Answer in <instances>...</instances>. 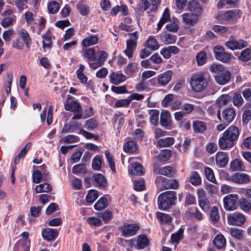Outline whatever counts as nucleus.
<instances>
[{
  "instance_id": "20",
  "label": "nucleus",
  "mask_w": 251,
  "mask_h": 251,
  "mask_svg": "<svg viewBox=\"0 0 251 251\" xmlns=\"http://www.w3.org/2000/svg\"><path fill=\"white\" fill-rule=\"evenodd\" d=\"M109 78L110 82L115 85H118L124 82L126 79V77L125 75L116 72L111 73Z\"/></svg>"
},
{
  "instance_id": "56",
  "label": "nucleus",
  "mask_w": 251,
  "mask_h": 251,
  "mask_svg": "<svg viewBox=\"0 0 251 251\" xmlns=\"http://www.w3.org/2000/svg\"><path fill=\"white\" fill-rule=\"evenodd\" d=\"M59 9V5L58 2L55 1L50 2L48 5V11L50 14H55Z\"/></svg>"
},
{
  "instance_id": "19",
  "label": "nucleus",
  "mask_w": 251,
  "mask_h": 251,
  "mask_svg": "<svg viewBox=\"0 0 251 251\" xmlns=\"http://www.w3.org/2000/svg\"><path fill=\"white\" fill-rule=\"evenodd\" d=\"M42 237L48 241L55 240L58 235V231L56 229L48 228L42 232Z\"/></svg>"
},
{
  "instance_id": "7",
  "label": "nucleus",
  "mask_w": 251,
  "mask_h": 251,
  "mask_svg": "<svg viewBox=\"0 0 251 251\" xmlns=\"http://www.w3.org/2000/svg\"><path fill=\"white\" fill-rule=\"evenodd\" d=\"M155 181L157 187L160 190L168 189H176L179 186V183L176 180H168L161 176H158Z\"/></svg>"
},
{
  "instance_id": "53",
  "label": "nucleus",
  "mask_w": 251,
  "mask_h": 251,
  "mask_svg": "<svg viewBox=\"0 0 251 251\" xmlns=\"http://www.w3.org/2000/svg\"><path fill=\"white\" fill-rule=\"evenodd\" d=\"M251 49L247 48L243 50L240 56L239 59L243 61H247L251 58Z\"/></svg>"
},
{
  "instance_id": "30",
  "label": "nucleus",
  "mask_w": 251,
  "mask_h": 251,
  "mask_svg": "<svg viewBox=\"0 0 251 251\" xmlns=\"http://www.w3.org/2000/svg\"><path fill=\"white\" fill-rule=\"evenodd\" d=\"M85 66L83 64H80L79 68L77 70L76 74L77 77L79 81L82 84H86L88 80L87 77L84 74Z\"/></svg>"
},
{
  "instance_id": "1",
  "label": "nucleus",
  "mask_w": 251,
  "mask_h": 251,
  "mask_svg": "<svg viewBox=\"0 0 251 251\" xmlns=\"http://www.w3.org/2000/svg\"><path fill=\"white\" fill-rule=\"evenodd\" d=\"M189 9L193 13L183 14L182 20L186 25L193 26L198 21V16L201 13V8L198 3L193 1L189 2Z\"/></svg>"
},
{
  "instance_id": "47",
  "label": "nucleus",
  "mask_w": 251,
  "mask_h": 251,
  "mask_svg": "<svg viewBox=\"0 0 251 251\" xmlns=\"http://www.w3.org/2000/svg\"><path fill=\"white\" fill-rule=\"evenodd\" d=\"M138 71V64L136 63H130L126 67L125 72L127 75H131Z\"/></svg>"
},
{
  "instance_id": "43",
  "label": "nucleus",
  "mask_w": 251,
  "mask_h": 251,
  "mask_svg": "<svg viewBox=\"0 0 251 251\" xmlns=\"http://www.w3.org/2000/svg\"><path fill=\"white\" fill-rule=\"evenodd\" d=\"M123 148L126 152H133L137 150V145L135 141L131 140L127 142L124 145Z\"/></svg>"
},
{
  "instance_id": "57",
  "label": "nucleus",
  "mask_w": 251,
  "mask_h": 251,
  "mask_svg": "<svg viewBox=\"0 0 251 251\" xmlns=\"http://www.w3.org/2000/svg\"><path fill=\"white\" fill-rule=\"evenodd\" d=\"M204 173L208 180L212 182L216 183V178L215 177L214 173L211 168L209 167L205 168L204 169Z\"/></svg>"
},
{
  "instance_id": "40",
  "label": "nucleus",
  "mask_w": 251,
  "mask_h": 251,
  "mask_svg": "<svg viewBox=\"0 0 251 251\" xmlns=\"http://www.w3.org/2000/svg\"><path fill=\"white\" fill-rule=\"evenodd\" d=\"M197 65L199 66L204 65L207 60V56L205 51H201L196 56Z\"/></svg>"
},
{
  "instance_id": "48",
  "label": "nucleus",
  "mask_w": 251,
  "mask_h": 251,
  "mask_svg": "<svg viewBox=\"0 0 251 251\" xmlns=\"http://www.w3.org/2000/svg\"><path fill=\"white\" fill-rule=\"evenodd\" d=\"M98 196L99 194L97 191L91 190L87 194L86 199L87 202L92 203L98 198Z\"/></svg>"
},
{
  "instance_id": "10",
  "label": "nucleus",
  "mask_w": 251,
  "mask_h": 251,
  "mask_svg": "<svg viewBox=\"0 0 251 251\" xmlns=\"http://www.w3.org/2000/svg\"><path fill=\"white\" fill-rule=\"evenodd\" d=\"M173 75L171 70L166 71L157 75V81L158 85L162 87L166 86L172 80Z\"/></svg>"
},
{
  "instance_id": "24",
  "label": "nucleus",
  "mask_w": 251,
  "mask_h": 251,
  "mask_svg": "<svg viewBox=\"0 0 251 251\" xmlns=\"http://www.w3.org/2000/svg\"><path fill=\"white\" fill-rule=\"evenodd\" d=\"M240 16V11L239 10H230L221 15V19L226 21L235 19Z\"/></svg>"
},
{
  "instance_id": "51",
  "label": "nucleus",
  "mask_w": 251,
  "mask_h": 251,
  "mask_svg": "<svg viewBox=\"0 0 251 251\" xmlns=\"http://www.w3.org/2000/svg\"><path fill=\"white\" fill-rule=\"evenodd\" d=\"M210 216L211 220L213 223H216L219 221L220 216L217 207L213 206L211 208Z\"/></svg>"
},
{
  "instance_id": "32",
  "label": "nucleus",
  "mask_w": 251,
  "mask_h": 251,
  "mask_svg": "<svg viewBox=\"0 0 251 251\" xmlns=\"http://www.w3.org/2000/svg\"><path fill=\"white\" fill-rule=\"evenodd\" d=\"M230 168L233 171H242L245 168L242 162L238 159H236L230 162Z\"/></svg>"
},
{
  "instance_id": "35",
  "label": "nucleus",
  "mask_w": 251,
  "mask_h": 251,
  "mask_svg": "<svg viewBox=\"0 0 251 251\" xmlns=\"http://www.w3.org/2000/svg\"><path fill=\"white\" fill-rule=\"evenodd\" d=\"M94 184L99 187H104L106 184V181L104 176L100 174H97L93 176Z\"/></svg>"
},
{
  "instance_id": "58",
  "label": "nucleus",
  "mask_w": 251,
  "mask_h": 251,
  "mask_svg": "<svg viewBox=\"0 0 251 251\" xmlns=\"http://www.w3.org/2000/svg\"><path fill=\"white\" fill-rule=\"evenodd\" d=\"M184 230L180 228L177 232L172 234L171 239L173 242L177 243L182 238Z\"/></svg>"
},
{
  "instance_id": "59",
  "label": "nucleus",
  "mask_w": 251,
  "mask_h": 251,
  "mask_svg": "<svg viewBox=\"0 0 251 251\" xmlns=\"http://www.w3.org/2000/svg\"><path fill=\"white\" fill-rule=\"evenodd\" d=\"M198 202L200 206L203 211H207L209 210L210 204L207 198L198 200Z\"/></svg>"
},
{
  "instance_id": "26",
  "label": "nucleus",
  "mask_w": 251,
  "mask_h": 251,
  "mask_svg": "<svg viewBox=\"0 0 251 251\" xmlns=\"http://www.w3.org/2000/svg\"><path fill=\"white\" fill-rule=\"evenodd\" d=\"M161 41L165 44H171L176 42V37L170 33L166 32L162 33L160 35Z\"/></svg>"
},
{
  "instance_id": "64",
  "label": "nucleus",
  "mask_w": 251,
  "mask_h": 251,
  "mask_svg": "<svg viewBox=\"0 0 251 251\" xmlns=\"http://www.w3.org/2000/svg\"><path fill=\"white\" fill-rule=\"evenodd\" d=\"M72 172L74 174L86 173V168L84 164H78L73 167Z\"/></svg>"
},
{
  "instance_id": "42",
  "label": "nucleus",
  "mask_w": 251,
  "mask_h": 251,
  "mask_svg": "<svg viewBox=\"0 0 251 251\" xmlns=\"http://www.w3.org/2000/svg\"><path fill=\"white\" fill-rule=\"evenodd\" d=\"M51 189L52 187L50 184L45 183L37 185L35 188V192L36 193L49 192L51 190Z\"/></svg>"
},
{
  "instance_id": "46",
  "label": "nucleus",
  "mask_w": 251,
  "mask_h": 251,
  "mask_svg": "<svg viewBox=\"0 0 251 251\" xmlns=\"http://www.w3.org/2000/svg\"><path fill=\"white\" fill-rule=\"evenodd\" d=\"M102 158L100 155H96L92 160V167L95 170H100L101 168Z\"/></svg>"
},
{
  "instance_id": "52",
  "label": "nucleus",
  "mask_w": 251,
  "mask_h": 251,
  "mask_svg": "<svg viewBox=\"0 0 251 251\" xmlns=\"http://www.w3.org/2000/svg\"><path fill=\"white\" fill-rule=\"evenodd\" d=\"M171 157V151L169 150H163L158 154V159L162 161H166Z\"/></svg>"
},
{
  "instance_id": "31",
  "label": "nucleus",
  "mask_w": 251,
  "mask_h": 251,
  "mask_svg": "<svg viewBox=\"0 0 251 251\" xmlns=\"http://www.w3.org/2000/svg\"><path fill=\"white\" fill-rule=\"evenodd\" d=\"M98 41L99 37L97 35H91L83 39L82 45L83 47H89L96 44Z\"/></svg>"
},
{
  "instance_id": "6",
  "label": "nucleus",
  "mask_w": 251,
  "mask_h": 251,
  "mask_svg": "<svg viewBox=\"0 0 251 251\" xmlns=\"http://www.w3.org/2000/svg\"><path fill=\"white\" fill-rule=\"evenodd\" d=\"M128 35L129 38L126 40V48L124 52L128 58H130L132 57L133 52L137 46L138 33L137 31H135L129 33Z\"/></svg>"
},
{
  "instance_id": "5",
  "label": "nucleus",
  "mask_w": 251,
  "mask_h": 251,
  "mask_svg": "<svg viewBox=\"0 0 251 251\" xmlns=\"http://www.w3.org/2000/svg\"><path fill=\"white\" fill-rule=\"evenodd\" d=\"M65 109L74 113L72 117L73 120L82 119V108L80 104L76 101L73 100L71 98L68 97L64 104Z\"/></svg>"
},
{
  "instance_id": "37",
  "label": "nucleus",
  "mask_w": 251,
  "mask_h": 251,
  "mask_svg": "<svg viewBox=\"0 0 251 251\" xmlns=\"http://www.w3.org/2000/svg\"><path fill=\"white\" fill-rule=\"evenodd\" d=\"M156 217L161 224H169L172 222L171 217L166 213L158 212Z\"/></svg>"
},
{
  "instance_id": "22",
  "label": "nucleus",
  "mask_w": 251,
  "mask_h": 251,
  "mask_svg": "<svg viewBox=\"0 0 251 251\" xmlns=\"http://www.w3.org/2000/svg\"><path fill=\"white\" fill-rule=\"evenodd\" d=\"M172 121L170 112L166 110H163L160 115V125L163 127L170 126Z\"/></svg>"
},
{
  "instance_id": "9",
  "label": "nucleus",
  "mask_w": 251,
  "mask_h": 251,
  "mask_svg": "<svg viewBox=\"0 0 251 251\" xmlns=\"http://www.w3.org/2000/svg\"><path fill=\"white\" fill-rule=\"evenodd\" d=\"M237 196L235 194H230L226 196L224 199V205L226 210H233L236 209L237 205Z\"/></svg>"
},
{
  "instance_id": "2",
  "label": "nucleus",
  "mask_w": 251,
  "mask_h": 251,
  "mask_svg": "<svg viewBox=\"0 0 251 251\" xmlns=\"http://www.w3.org/2000/svg\"><path fill=\"white\" fill-rule=\"evenodd\" d=\"M176 200V193L168 191L163 193L158 197V205L160 209L165 210L175 204Z\"/></svg>"
},
{
  "instance_id": "16",
  "label": "nucleus",
  "mask_w": 251,
  "mask_h": 251,
  "mask_svg": "<svg viewBox=\"0 0 251 251\" xmlns=\"http://www.w3.org/2000/svg\"><path fill=\"white\" fill-rule=\"evenodd\" d=\"M234 141L226 136L224 133L223 136L219 140V146L222 150H226L232 147Z\"/></svg>"
},
{
  "instance_id": "50",
  "label": "nucleus",
  "mask_w": 251,
  "mask_h": 251,
  "mask_svg": "<svg viewBox=\"0 0 251 251\" xmlns=\"http://www.w3.org/2000/svg\"><path fill=\"white\" fill-rule=\"evenodd\" d=\"M79 141V138L74 135H69L60 140V143H73L77 142Z\"/></svg>"
},
{
  "instance_id": "17",
  "label": "nucleus",
  "mask_w": 251,
  "mask_h": 251,
  "mask_svg": "<svg viewBox=\"0 0 251 251\" xmlns=\"http://www.w3.org/2000/svg\"><path fill=\"white\" fill-rule=\"evenodd\" d=\"M139 227L134 224H129L122 227L123 234L125 237L131 236L135 235Z\"/></svg>"
},
{
  "instance_id": "54",
  "label": "nucleus",
  "mask_w": 251,
  "mask_h": 251,
  "mask_svg": "<svg viewBox=\"0 0 251 251\" xmlns=\"http://www.w3.org/2000/svg\"><path fill=\"white\" fill-rule=\"evenodd\" d=\"M87 222L91 226H100L101 225V220L96 217H90L88 218Z\"/></svg>"
},
{
  "instance_id": "33",
  "label": "nucleus",
  "mask_w": 251,
  "mask_h": 251,
  "mask_svg": "<svg viewBox=\"0 0 251 251\" xmlns=\"http://www.w3.org/2000/svg\"><path fill=\"white\" fill-rule=\"evenodd\" d=\"M150 121L155 126L158 124L159 111L156 109H151L149 111Z\"/></svg>"
},
{
  "instance_id": "27",
  "label": "nucleus",
  "mask_w": 251,
  "mask_h": 251,
  "mask_svg": "<svg viewBox=\"0 0 251 251\" xmlns=\"http://www.w3.org/2000/svg\"><path fill=\"white\" fill-rule=\"evenodd\" d=\"M17 32L19 35L23 39L27 48L29 49L31 45V39L27 31L24 28H21L18 30Z\"/></svg>"
},
{
  "instance_id": "11",
  "label": "nucleus",
  "mask_w": 251,
  "mask_h": 251,
  "mask_svg": "<svg viewBox=\"0 0 251 251\" xmlns=\"http://www.w3.org/2000/svg\"><path fill=\"white\" fill-rule=\"evenodd\" d=\"M227 220L230 225L240 226L245 222V218L242 214L236 212L228 215Z\"/></svg>"
},
{
  "instance_id": "25",
  "label": "nucleus",
  "mask_w": 251,
  "mask_h": 251,
  "mask_svg": "<svg viewBox=\"0 0 251 251\" xmlns=\"http://www.w3.org/2000/svg\"><path fill=\"white\" fill-rule=\"evenodd\" d=\"M224 134L234 142L239 136V130L236 126H230Z\"/></svg>"
},
{
  "instance_id": "34",
  "label": "nucleus",
  "mask_w": 251,
  "mask_h": 251,
  "mask_svg": "<svg viewBox=\"0 0 251 251\" xmlns=\"http://www.w3.org/2000/svg\"><path fill=\"white\" fill-rule=\"evenodd\" d=\"M83 56L89 61H95L96 60V51L94 48L86 49L83 50Z\"/></svg>"
},
{
  "instance_id": "29",
  "label": "nucleus",
  "mask_w": 251,
  "mask_h": 251,
  "mask_svg": "<svg viewBox=\"0 0 251 251\" xmlns=\"http://www.w3.org/2000/svg\"><path fill=\"white\" fill-rule=\"evenodd\" d=\"M146 48L151 50H157L159 48V45L154 37L150 36L145 44Z\"/></svg>"
},
{
  "instance_id": "13",
  "label": "nucleus",
  "mask_w": 251,
  "mask_h": 251,
  "mask_svg": "<svg viewBox=\"0 0 251 251\" xmlns=\"http://www.w3.org/2000/svg\"><path fill=\"white\" fill-rule=\"evenodd\" d=\"M226 47L231 50H240L243 48L246 47L248 45L247 42L244 40H235L233 38L230 39L225 44Z\"/></svg>"
},
{
  "instance_id": "14",
  "label": "nucleus",
  "mask_w": 251,
  "mask_h": 251,
  "mask_svg": "<svg viewBox=\"0 0 251 251\" xmlns=\"http://www.w3.org/2000/svg\"><path fill=\"white\" fill-rule=\"evenodd\" d=\"M154 172L157 174L169 177L174 176L176 174L175 169L173 167L169 166L154 168Z\"/></svg>"
},
{
  "instance_id": "21",
  "label": "nucleus",
  "mask_w": 251,
  "mask_h": 251,
  "mask_svg": "<svg viewBox=\"0 0 251 251\" xmlns=\"http://www.w3.org/2000/svg\"><path fill=\"white\" fill-rule=\"evenodd\" d=\"M130 176H141L144 173V169L141 164L135 162L132 164L130 170H129Z\"/></svg>"
},
{
  "instance_id": "3",
  "label": "nucleus",
  "mask_w": 251,
  "mask_h": 251,
  "mask_svg": "<svg viewBox=\"0 0 251 251\" xmlns=\"http://www.w3.org/2000/svg\"><path fill=\"white\" fill-rule=\"evenodd\" d=\"M210 70L217 74L215 76V80L220 85H224L230 80V72L221 65L212 64L210 67Z\"/></svg>"
},
{
  "instance_id": "28",
  "label": "nucleus",
  "mask_w": 251,
  "mask_h": 251,
  "mask_svg": "<svg viewBox=\"0 0 251 251\" xmlns=\"http://www.w3.org/2000/svg\"><path fill=\"white\" fill-rule=\"evenodd\" d=\"M213 244L218 249H222L226 245V240L222 234L217 235L213 240Z\"/></svg>"
},
{
  "instance_id": "61",
  "label": "nucleus",
  "mask_w": 251,
  "mask_h": 251,
  "mask_svg": "<svg viewBox=\"0 0 251 251\" xmlns=\"http://www.w3.org/2000/svg\"><path fill=\"white\" fill-rule=\"evenodd\" d=\"M243 99L240 93H235L233 97V103L236 106H240L243 103Z\"/></svg>"
},
{
  "instance_id": "39",
  "label": "nucleus",
  "mask_w": 251,
  "mask_h": 251,
  "mask_svg": "<svg viewBox=\"0 0 251 251\" xmlns=\"http://www.w3.org/2000/svg\"><path fill=\"white\" fill-rule=\"evenodd\" d=\"M149 244L147 237L145 235H140L137 240V247L138 249H143Z\"/></svg>"
},
{
  "instance_id": "62",
  "label": "nucleus",
  "mask_w": 251,
  "mask_h": 251,
  "mask_svg": "<svg viewBox=\"0 0 251 251\" xmlns=\"http://www.w3.org/2000/svg\"><path fill=\"white\" fill-rule=\"evenodd\" d=\"M14 34V31L12 29H9L3 32L2 37L5 41L9 42L11 40Z\"/></svg>"
},
{
  "instance_id": "12",
  "label": "nucleus",
  "mask_w": 251,
  "mask_h": 251,
  "mask_svg": "<svg viewBox=\"0 0 251 251\" xmlns=\"http://www.w3.org/2000/svg\"><path fill=\"white\" fill-rule=\"evenodd\" d=\"M227 179L236 183L244 184L249 182L250 180V178L246 174L237 173L229 176Z\"/></svg>"
},
{
  "instance_id": "4",
  "label": "nucleus",
  "mask_w": 251,
  "mask_h": 251,
  "mask_svg": "<svg viewBox=\"0 0 251 251\" xmlns=\"http://www.w3.org/2000/svg\"><path fill=\"white\" fill-rule=\"evenodd\" d=\"M190 84L193 91L200 92L205 89L208 85L204 73H200L194 75L190 79Z\"/></svg>"
},
{
  "instance_id": "49",
  "label": "nucleus",
  "mask_w": 251,
  "mask_h": 251,
  "mask_svg": "<svg viewBox=\"0 0 251 251\" xmlns=\"http://www.w3.org/2000/svg\"><path fill=\"white\" fill-rule=\"evenodd\" d=\"M190 182L194 186H198L201 183V178L198 173L197 172L192 173L190 177Z\"/></svg>"
},
{
  "instance_id": "41",
  "label": "nucleus",
  "mask_w": 251,
  "mask_h": 251,
  "mask_svg": "<svg viewBox=\"0 0 251 251\" xmlns=\"http://www.w3.org/2000/svg\"><path fill=\"white\" fill-rule=\"evenodd\" d=\"M194 131L197 133H202L206 129L205 123L202 121H195L193 123Z\"/></svg>"
},
{
  "instance_id": "38",
  "label": "nucleus",
  "mask_w": 251,
  "mask_h": 251,
  "mask_svg": "<svg viewBox=\"0 0 251 251\" xmlns=\"http://www.w3.org/2000/svg\"><path fill=\"white\" fill-rule=\"evenodd\" d=\"M170 19V16L169 10L166 8L165 9L162 17L157 24V31H159L161 28L164 24L169 21Z\"/></svg>"
},
{
  "instance_id": "18",
  "label": "nucleus",
  "mask_w": 251,
  "mask_h": 251,
  "mask_svg": "<svg viewBox=\"0 0 251 251\" xmlns=\"http://www.w3.org/2000/svg\"><path fill=\"white\" fill-rule=\"evenodd\" d=\"M222 115L223 121H225L226 124H228L234 119L236 112L233 108H228L223 111Z\"/></svg>"
},
{
  "instance_id": "60",
  "label": "nucleus",
  "mask_w": 251,
  "mask_h": 251,
  "mask_svg": "<svg viewBox=\"0 0 251 251\" xmlns=\"http://www.w3.org/2000/svg\"><path fill=\"white\" fill-rule=\"evenodd\" d=\"M174 98V95L172 94L167 95L162 100L161 104L164 107H167L173 101Z\"/></svg>"
},
{
  "instance_id": "8",
  "label": "nucleus",
  "mask_w": 251,
  "mask_h": 251,
  "mask_svg": "<svg viewBox=\"0 0 251 251\" xmlns=\"http://www.w3.org/2000/svg\"><path fill=\"white\" fill-rule=\"evenodd\" d=\"M216 59L225 63H229L232 57V55L225 51L224 48L221 46H216L213 49Z\"/></svg>"
},
{
  "instance_id": "63",
  "label": "nucleus",
  "mask_w": 251,
  "mask_h": 251,
  "mask_svg": "<svg viewBox=\"0 0 251 251\" xmlns=\"http://www.w3.org/2000/svg\"><path fill=\"white\" fill-rule=\"evenodd\" d=\"M230 232L232 236L235 238L240 239L242 237L243 231L241 229L237 228H231Z\"/></svg>"
},
{
  "instance_id": "55",
  "label": "nucleus",
  "mask_w": 251,
  "mask_h": 251,
  "mask_svg": "<svg viewBox=\"0 0 251 251\" xmlns=\"http://www.w3.org/2000/svg\"><path fill=\"white\" fill-rule=\"evenodd\" d=\"M105 154L107 160V161L108 162L109 167L111 169L112 172L115 173L116 171V169L112 155L110 153V152L108 151H105Z\"/></svg>"
},
{
  "instance_id": "15",
  "label": "nucleus",
  "mask_w": 251,
  "mask_h": 251,
  "mask_svg": "<svg viewBox=\"0 0 251 251\" xmlns=\"http://www.w3.org/2000/svg\"><path fill=\"white\" fill-rule=\"evenodd\" d=\"M228 157L226 152L219 151L216 154V164L221 168L225 167L228 163Z\"/></svg>"
},
{
  "instance_id": "45",
  "label": "nucleus",
  "mask_w": 251,
  "mask_h": 251,
  "mask_svg": "<svg viewBox=\"0 0 251 251\" xmlns=\"http://www.w3.org/2000/svg\"><path fill=\"white\" fill-rule=\"evenodd\" d=\"M108 205V200L105 198H100L94 205L95 208L100 210L106 208Z\"/></svg>"
},
{
  "instance_id": "44",
  "label": "nucleus",
  "mask_w": 251,
  "mask_h": 251,
  "mask_svg": "<svg viewBox=\"0 0 251 251\" xmlns=\"http://www.w3.org/2000/svg\"><path fill=\"white\" fill-rule=\"evenodd\" d=\"M231 98L227 94H223L220 96L216 100V103L219 106H223L228 103L230 100Z\"/></svg>"
},
{
  "instance_id": "23",
  "label": "nucleus",
  "mask_w": 251,
  "mask_h": 251,
  "mask_svg": "<svg viewBox=\"0 0 251 251\" xmlns=\"http://www.w3.org/2000/svg\"><path fill=\"white\" fill-rule=\"evenodd\" d=\"M185 216L187 218H195L198 221L202 219V215L197 208L189 209L185 212Z\"/></svg>"
},
{
  "instance_id": "36",
  "label": "nucleus",
  "mask_w": 251,
  "mask_h": 251,
  "mask_svg": "<svg viewBox=\"0 0 251 251\" xmlns=\"http://www.w3.org/2000/svg\"><path fill=\"white\" fill-rule=\"evenodd\" d=\"M175 139L173 137H167L157 140L156 146L160 147H168L173 145Z\"/></svg>"
}]
</instances>
